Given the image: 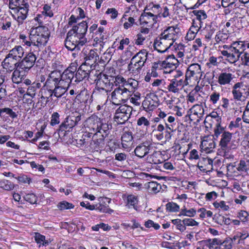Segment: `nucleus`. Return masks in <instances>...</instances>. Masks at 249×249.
<instances>
[{
    "mask_svg": "<svg viewBox=\"0 0 249 249\" xmlns=\"http://www.w3.org/2000/svg\"><path fill=\"white\" fill-rule=\"evenodd\" d=\"M129 97L125 93L122 88H116L111 93V101L114 105L124 103Z\"/></svg>",
    "mask_w": 249,
    "mask_h": 249,
    "instance_id": "nucleus-9",
    "label": "nucleus"
},
{
    "mask_svg": "<svg viewBox=\"0 0 249 249\" xmlns=\"http://www.w3.org/2000/svg\"><path fill=\"white\" fill-rule=\"evenodd\" d=\"M164 130V126L161 124H159L157 128L153 130L155 136L158 140H161L163 139V131Z\"/></svg>",
    "mask_w": 249,
    "mask_h": 249,
    "instance_id": "nucleus-45",
    "label": "nucleus"
},
{
    "mask_svg": "<svg viewBox=\"0 0 249 249\" xmlns=\"http://www.w3.org/2000/svg\"><path fill=\"white\" fill-rule=\"evenodd\" d=\"M183 223L184 224L185 227L187 226H197L199 223L196 221L195 219L190 218H186L182 220Z\"/></svg>",
    "mask_w": 249,
    "mask_h": 249,
    "instance_id": "nucleus-61",
    "label": "nucleus"
},
{
    "mask_svg": "<svg viewBox=\"0 0 249 249\" xmlns=\"http://www.w3.org/2000/svg\"><path fill=\"white\" fill-rule=\"evenodd\" d=\"M53 92L52 89H41V99H46V102L49 101V99L53 96Z\"/></svg>",
    "mask_w": 249,
    "mask_h": 249,
    "instance_id": "nucleus-54",
    "label": "nucleus"
},
{
    "mask_svg": "<svg viewBox=\"0 0 249 249\" xmlns=\"http://www.w3.org/2000/svg\"><path fill=\"white\" fill-rule=\"evenodd\" d=\"M133 137L130 132H125L122 136V144L124 149H127L132 144Z\"/></svg>",
    "mask_w": 249,
    "mask_h": 249,
    "instance_id": "nucleus-35",
    "label": "nucleus"
},
{
    "mask_svg": "<svg viewBox=\"0 0 249 249\" xmlns=\"http://www.w3.org/2000/svg\"><path fill=\"white\" fill-rule=\"evenodd\" d=\"M76 68L74 66L68 67L63 71V89L67 90L74 75Z\"/></svg>",
    "mask_w": 249,
    "mask_h": 249,
    "instance_id": "nucleus-18",
    "label": "nucleus"
},
{
    "mask_svg": "<svg viewBox=\"0 0 249 249\" xmlns=\"http://www.w3.org/2000/svg\"><path fill=\"white\" fill-rule=\"evenodd\" d=\"M166 209L171 212H177L179 210V206L174 202H168L166 205Z\"/></svg>",
    "mask_w": 249,
    "mask_h": 249,
    "instance_id": "nucleus-60",
    "label": "nucleus"
},
{
    "mask_svg": "<svg viewBox=\"0 0 249 249\" xmlns=\"http://www.w3.org/2000/svg\"><path fill=\"white\" fill-rule=\"evenodd\" d=\"M245 44L242 41H235L231 45L230 48L240 52L242 54L245 50Z\"/></svg>",
    "mask_w": 249,
    "mask_h": 249,
    "instance_id": "nucleus-44",
    "label": "nucleus"
},
{
    "mask_svg": "<svg viewBox=\"0 0 249 249\" xmlns=\"http://www.w3.org/2000/svg\"><path fill=\"white\" fill-rule=\"evenodd\" d=\"M232 134L228 131H224L221 135V138L220 141V145L221 148H225L227 147L228 144L231 140Z\"/></svg>",
    "mask_w": 249,
    "mask_h": 249,
    "instance_id": "nucleus-37",
    "label": "nucleus"
},
{
    "mask_svg": "<svg viewBox=\"0 0 249 249\" xmlns=\"http://www.w3.org/2000/svg\"><path fill=\"white\" fill-rule=\"evenodd\" d=\"M29 4L25 3L23 6L12 9L11 12L13 18L18 22V24L23 23L24 20L27 18L29 10Z\"/></svg>",
    "mask_w": 249,
    "mask_h": 249,
    "instance_id": "nucleus-7",
    "label": "nucleus"
},
{
    "mask_svg": "<svg viewBox=\"0 0 249 249\" xmlns=\"http://www.w3.org/2000/svg\"><path fill=\"white\" fill-rule=\"evenodd\" d=\"M87 67L88 66L85 64L82 65L79 67L75 74V77L77 80L82 81L87 77L89 78V69Z\"/></svg>",
    "mask_w": 249,
    "mask_h": 249,
    "instance_id": "nucleus-27",
    "label": "nucleus"
},
{
    "mask_svg": "<svg viewBox=\"0 0 249 249\" xmlns=\"http://www.w3.org/2000/svg\"><path fill=\"white\" fill-rule=\"evenodd\" d=\"M231 94L234 100L242 101L244 98V94L246 89L243 82H237L231 88Z\"/></svg>",
    "mask_w": 249,
    "mask_h": 249,
    "instance_id": "nucleus-14",
    "label": "nucleus"
},
{
    "mask_svg": "<svg viewBox=\"0 0 249 249\" xmlns=\"http://www.w3.org/2000/svg\"><path fill=\"white\" fill-rule=\"evenodd\" d=\"M202 73L200 65L197 63H194L188 67L185 73V77L187 81L193 77L196 80L200 79Z\"/></svg>",
    "mask_w": 249,
    "mask_h": 249,
    "instance_id": "nucleus-13",
    "label": "nucleus"
},
{
    "mask_svg": "<svg viewBox=\"0 0 249 249\" xmlns=\"http://www.w3.org/2000/svg\"><path fill=\"white\" fill-rule=\"evenodd\" d=\"M194 13L196 16V19L195 20L199 22L203 23V21L205 20L207 18V16L205 12L203 10L194 11Z\"/></svg>",
    "mask_w": 249,
    "mask_h": 249,
    "instance_id": "nucleus-48",
    "label": "nucleus"
},
{
    "mask_svg": "<svg viewBox=\"0 0 249 249\" xmlns=\"http://www.w3.org/2000/svg\"><path fill=\"white\" fill-rule=\"evenodd\" d=\"M94 210H96L101 213H107L109 214L112 213L114 212L112 209L109 208L108 206L104 205L103 203H99L95 205Z\"/></svg>",
    "mask_w": 249,
    "mask_h": 249,
    "instance_id": "nucleus-46",
    "label": "nucleus"
},
{
    "mask_svg": "<svg viewBox=\"0 0 249 249\" xmlns=\"http://www.w3.org/2000/svg\"><path fill=\"white\" fill-rule=\"evenodd\" d=\"M179 29L170 26L157 37L154 42V47L158 52L164 53L168 50L178 37Z\"/></svg>",
    "mask_w": 249,
    "mask_h": 249,
    "instance_id": "nucleus-1",
    "label": "nucleus"
},
{
    "mask_svg": "<svg viewBox=\"0 0 249 249\" xmlns=\"http://www.w3.org/2000/svg\"><path fill=\"white\" fill-rule=\"evenodd\" d=\"M100 121V119L97 117H91L87 120L85 126L88 128L89 133L94 134L98 131Z\"/></svg>",
    "mask_w": 249,
    "mask_h": 249,
    "instance_id": "nucleus-19",
    "label": "nucleus"
},
{
    "mask_svg": "<svg viewBox=\"0 0 249 249\" xmlns=\"http://www.w3.org/2000/svg\"><path fill=\"white\" fill-rule=\"evenodd\" d=\"M233 240H236V238L235 237L233 238H227L223 242H222L221 245L223 246L224 249H231L232 247Z\"/></svg>",
    "mask_w": 249,
    "mask_h": 249,
    "instance_id": "nucleus-57",
    "label": "nucleus"
},
{
    "mask_svg": "<svg viewBox=\"0 0 249 249\" xmlns=\"http://www.w3.org/2000/svg\"><path fill=\"white\" fill-rule=\"evenodd\" d=\"M94 81L96 82V88L98 89L104 90L108 85V80L107 76L101 75L99 78H95Z\"/></svg>",
    "mask_w": 249,
    "mask_h": 249,
    "instance_id": "nucleus-32",
    "label": "nucleus"
},
{
    "mask_svg": "<svg viewBox=\"0 0 249 249\" xmlns=\"http://www.w3.org/2000/svg\"><path fill=\"white\" fill-rule=\"evenodd\" d=\"M77 121V117H76L74 112H71L65 119L63 123V127H72L76 124Z\"/></svg>",
    "mask_w": 249,
    "mask_h": 249,
    "instance_id": "nucleus-38",
    "label": "nucleus"
},
{
    "mask_svg": "<svg viewBox=\"0 0 249 249\" xmlns=\"http://www.w3.org/2000/svg\"><path fill=\"white\" fill-rule=\"evenodd\" d=\"M126 81L125 79H124L122 76L117 75L115 77L114 85L116 86V88H122L121 86H123Z\"/></svg>",
    "mask_w": 249,
    "mask_h": 249,
    "instance_id": "nucleus-56",
    "label": "nucleus"
},
{
    "mask_svg": "<svg viewBox=\"0 0 249 249\" xmlns=\"http://www.w3.org/2000/svg\"><path fill=\"white\" fill-rule=\"evenodd\" d=\"M199 31L194 28H190L186 36V39L190 41L193 40Z\"/></svg>",
    "mask_w": 249,
    "mask_h": 249,
    "instance_id": "nucleus-59",
    "label": "nucleus"
},
{
    "mask_svg": "<svg viewBox=\"0 0 249 249\" xmlns=\"http://www.w3.org/2000/svg\"><path fill=\"white\" fill-rule=\"evenodd\" d=\"M158 16L151 12H146L144 10L140 17V24L149 27H152L157 22Z\"/></svg>",
    "mask_w": 249,
    "mask_h": 249,
    "instance_id": "nucleus-10",
    "label": "nucleus"
},
{
    "mask_svg": "<svg viewBox=\"0 0 249 249\" xmlns=\"http://www.w3.org/2000/svg\"><path fill=\"white\" fill-rule=\"evenodd\" d=\"M50 36V32L48 27L44 26H39L31 29L30 40L32 45L36 47L38 50L44 46L48 42Z\"/></svg>",
    "mask_w": 249,
    "mask_h": 249,
    "instance_id": "nucleus-2",
    "label": "nucleus"
},
{
    "mask_svg": "<svg viewBox=\"0 0 249 249\" xmlns=\"http://www.w3.org/2000/svg\"><path fill=\"white\" fill-rule=\"evenodd\" d=\"M89 97V91L84 89L76 96L75 101L81 103H87Z\"/></svg>",
    "mask_w": 249,
    "mask_h": 249,
    "instance_id": "nucleus-40",
    "label": "nucleus"
},
{
    "mask_svg": "<svg viewBox=\"0 0 249 249\" xmlns=\"http://www.w3.org/2000/svg\"><path fill=\"white\" fill-rule=\"evenodd\" d=\"M172 222L176 226V229L179 230L180 232H183L186 230V228L185 227L184 224L183 223V222H182V220L181 219H173L172 220Z\"/></svg>",
    "mask_w": 249,
    "mask_h": 249,
    "instance_id": "nucleus-50",
    "label": "nucleus"
},
{
    "mask_svg": "<svg viewBox=\"0 0 249 249\" xmlns=\"http://www.w3.org/2000/svg\"><path fill=\"white\" fill-rule=\"evenodd\" d=\"M178 60L173 54L168 55L166 59L162 61V66L164 68H176L178 65Z\"/></svg>",
    "mask_w": 249,
    "mask_h": 249,
    "instance_id": "nucleus-29",
    "label": "nucleus"
},
{
    "mask_svg": "<svg viewBox=\"0 0 249 249\" xmlns=\"http://www.w3.org/2000/svg\"><path fill=\"white\" fill-rule=\"evenodd\" d=\"M199 96H200V94L197 90H192L187 96V101L193 103L198 100Z\"/></svg>",
    "mask_w": 249,
    "mask_h": 249,
    "instance_id": "nucleus-51",
    "label": "nucleus"
},
{
    "mask_svg": "<svg viewBox=\"0 0 249 249\" xmlns=\"http://www.w3.org/2000/svg\"><path fill=\"white\" fill-rule=\"evenodd\" d=\"M201 149L206 153H209L213 151L215 147V143L213 140H204L201 142Z\"/></svg>",
    "mask_w": 249,
    "mask_h": 249,
    "instance_id": "nucleus-31",
    "label": "nucleus"
},
{
    "mask_svg": "<svg viewBox=\"0 0 249 249\" xmlns=\"http://www.w3.org/2000/svg\"><path fill=\"white\" fill-rule=\"evenodd\" d=\"M14 70L11 78L12 80L14 83L19 84L22 81L27 72L19 69L18 67Z\"/></svg>",
    "mask_w": 249,
    "mask_h": 249,
    "instance_id": "nucleus-28",
    "label": "nucleus"
},
{
    "mask_svg": "<svg viewBox=\"0 0 249 249\" xmlns=\"http://www.w3.org/2000/svg\"><path fill=\"white\" fill-rule=\"evenodd\" d=\"M221 54L226 57V60L231 64H233L238 61L242 53L240 52L230 48L229 51H221Z\"/></svg>",
    "mask_w": 249,
    "mask_h": 249,
    "instance_id": "nucleus-21",
    "label": "nucleus"
},
{
    "mask_svg": "<svg viewBox=\"0 0 249 249\" xmlns=\"http://www.w3.org/2000/svg\"><path fill=\"white\" fill-rule=\"evenodd\" d=\"M234 78V71L231 69H223L217 77V83L221 86L230 85Z\"/></svg>",
    "mask_w": 249,
    "mask_h": 249,
    "instance_id": "nucleus-6",
    "label": "nucleus"
},
{
    "mask_svg": "<svg viewBox=\"0 0 249 249\" xmlns=\"http://www.w3.org/2000/svg\"><path fill=\"white\" fill-rule=\"evenodd\" d=\"M147 160L150 163L157 164L162 163L163 158L160 151H156L147 158Z\"/></svg>",
    "mask_w": 249,
    "mask_h": 249,
    "instance_id": "nucleus-36",
    "label": "nucleus"
},
{
    "mask_svg": "<svg viewBox=\"0 0 249 249\" xmlns=\"http://www.w3.org/2000/svg\"><path fill=\"white\" fill-rule=\"evenodd\" d=\"M18 62L17 60L7 54L2 62V66L3 69H5L6 71L8 72V74H10L11 71L18 68Z\"/></svg>",
    "mask_w": 249,
    "mask_h": 249,
    "instance_id": "nucleus-22",
    "label": "nucleus"
},
{
    "mask_svg": "<svg viewBox=\"0 0 249 249\" xmlns=\"http://www.w3.org/2000/svg\"><path fill=\"white\" fill-rule=\"evenodd\" d=\"M220 99V93L219 92L214 91L210 95V101L213 104L215 105Z\"/></svg>",
    "mask_w": 249,
    "mask_h": 249,
    "instance_id": "nucleus-55",
    "label": "nucleus"
},
{
    "mask_svg": "<svg viewBox=\"0 0 249 249\" xmlns=\"http://www.w3.org/2000/svg\"><path fill=\"white\" fill-rule=\"evenodd\" d=\"M88 26L85 21L73 27L72 29L69 31L68 35L70 36H72L78 40V43L81 46H83L87 42V38L85 37L87 32Z\"/></svg>",
    "mask_w": 249,
    "mask_h": 249,
    "instance_id": "nucleus-3",
    "label": "nucleus"
},
{
    "mask_svg": "<svg viewBox=\"0 0 249 249\" xmlns=\"http://www.w3.org/2000/svg\"><path fill=\"white\" fill-rule=\"evenodd\" d=\"M198 212L200 213L199 217L202 219L205 218L206 216L208 217H211L213 215V212L212 211H207L204 208H201L198 209Z\"/></svg>",
    "mask_w": 249,
    "mask_h": 249,
    "instance_id": "nucleus-63",
    "label": "nucleus"
},
{
    "mask_svg": "<svg viewBox=\"0 0 249 249\" xmlns=\"http://www.w3.org/2000/svg\"><path fill=\"white\" fill-rule=\"evenodd\" d=\"M24 0H9V7L12 9L16 7L23 6Z\"/></svg>",
    "mask_w": 249,
    "mask_h": 249,
    "instance_id": "nucleus-58",
    "label": "nucleus"
},
{
    "mask_svg": "<svg viewBox=\"0 0 249 249\" xmlns=\"http://www.w3.org/2000/svg\"><path fill=\"white\" fill-rule=\"evenodd\" d=\"M61 67V65L58 66V70L53 71L49 74V78L47 79L45 83V86L51 83L52 81L54 82V84L60 85L61 81L62 80V73L61 72V71L59 70V68Z\"/></svg>",
    "mask_w": 249,
    "mask_h": 249,
    "instance_id": "nucleus-23",
    "label": "nucleus"
},
{
    "mask_svg": "<svg viewBox=\"0 0 249 249\" xmlns=\"http://www.w3.org/2000/svg\"><path fill=\"white\" fill-rule=\"evenodd\" d=\"M138 85V82L137 80L132 78H129L124 82L123 86H121V87L129 97L135 91Z\"/></svg>",
    "mask_w": 249,
    "mask_h": 249,
    "instance_id": "nucleus-20",
    "label": "nucleus"
},
{
    "mask_svg": "<svg viewBox=\"0 0 249 249\" xmlns=\"http://www.w3.org/2000/svg\"><path fill=\"white\" fill-rule=\"evenodd\" d=\"M189 118L191 121L199 122L203 117L204 109L201 105H194L190 109Z\"/></svg>",
    "mask_w": 249,
    "mask_h": 249,
    "instance_id": "nucleus-15",
    "label": "nucleus"
},
{
    "mask_svg": "<svg viewBox=\"0 0 249 249\" xmlns=\"http://www.w3.org/2000/svg\"><path fill=\"white\" fill-rule=\"evenodd\" d=\"M96 67H92V68H90L89 71V78H90L91 80H93L95 78H99V76L101 75H105L102 73L101 72L99 71H97L95 70Z\"/></svg>",
    "mask_w": 249,
    "mask_h": 249,
    "instance_id": "nucleus-52",
    "label": "nucleus"
},
{
    "mask_svg": "<svg viewBox=\"0 0 249 249\" xmlns=\"http://www.w3.org/2000/svg\"><path fill=\"white\" fill-rule=\"evenodd\" d=\"M159 98L154 93L147 94L142 103L143 109L146 111H152L159 105Z\"/></svg>",
    "mask_w": 249,
    "mask_h": 249,
    "instance_id": "nucleus-8",
    "label": "nucleus"
},
{
    "mask_svg": "<svg viewBox=\"0 0 249 249\" xmlns=\"http://www.w3.org/2000/svg\"><path fill=\"white\" fill-rule=\"evenodd\" d=\"M100 228L102 229L105 231H108L111 229V227L108 226L107 224L101 223L93 226L91 228L92 230L94 231H98Z\"/></svg>",
    "mask_w": 249,
    "mask_h": 249,
    "instance_id": "nucleus-62",
    "label": "nucleus"
},
{
    "mask_svg": "<svg viewBox=\"0 0 249 249\" xmlns=\"http://www.w3.org/2000/svg\"><path fill=\"white\" fill-rule=\"evenodd\" d=\"M151 141L146 140L140 143L135 149L134 152L136 156L142 158L147 155L152 148Z\"/></svg>",
    "mask_w": 249,
    "mask_h": 249,
    "instance_id": "nucleus-17",
    "label": "nucleus"
},
{
    "mask_svg": "<svg viewBox=\"0 0 249 249\" xmlns=\"http://www.w3.org/2000/svg\"><path fill=\"white\" fill-rule=\"evenodd\" d=\"M145 11H149L155 15H157L159 17H160L162 9L160 4H154L152 3L149 4L144 9Z\"/></svg>",
    "mask_w": 249,
    "mask_h": 249,
    "instance_id": "nucleus-41",
    "label": "nucleus"
},
{
    "mask_svg": "<svg viewBox=\"0 0 249 249\" xmlns=\"http://www.w3.org/2000/svg\"><path fill=\"white\" fill-rule=\"evenodd\" d=\"M131 106L124 105L121 106L116 110L114 117V120L117 124H123L130 117L132 111Z\"/></svg>",
    "mask_w": 249,
    "mask_h": 249,
    "instance_id": "nucleus-5",
    "label": "nucleus"
},
{
    "mask_svg": "<svg viewBox=\"0 0 249 249\" xmlns=\"http://www.w3.org/2000/svg\"><path fill=\"white\" fill-rule=\"evenodd\" d=\"M229 36V33L224 32L223 30L219 31L216 33V35L215 36L214 40L215 43H214V45L216 44L225 43Z\"/></svg>",
    "mask_w": 249,
    "mask_h": 249,
    "instance_id": "nucleus-39",
    "label": "nucleus"
},
{
    "mask_svg": "<svg viewBox=\"0 0 249 249\" xmlns=\"http://www.w3.org/2000/svg\"><path fill=\"white\" fill-rule=\"evenodd\" d=\"M97 53L94 50L89 51L88 54L85 57V65L89 66L90 68L96 66L97 57H98Z\"/></svg>",
    "mask_w": 249,
    "mask_h": 249,
    "instance_id": "nucleus-24",
    "label": "nucleus"
},
{
    "mask_svg": "<svg viewBox=\"0 0 249 249\" xmlns=\"http://www.w3.org/2000/svg\"><path fill=\"white\" fill-rule=\"evenodd\" d=\"M236 166H237L236 169L238 172L246 173L249 170V160H241L237 164L235 162L227 163V170L231 173L235 172V167Z\"/></svg>",
    "mask_w": 249,
    "mask_h": 249,
    "instance_id": "nucleus-12",
    "label": "nucleus"
},
{
    "mask_svg": "<svg viewBox=\"0 0 249 249\" xmlns=\"http://www.w3.org/2000/svg\"><path fill=\"white\" fill-rule=\"evenodd\" d=\"M24 53V49L21 46H16L10 51L8 54L15 59L18 60L23 56Z\"/></svg>",
    "mask_w": 249,
    "mask_h": 249,
    "instance_id": "nucleus-30",
    "label": "nucleus"
},
{
    "mask_svg": "<svg viewBox=\"0 0 249 249\" xmlns=\"http://www.w3.org/2000/svg\"><path fill=\"white\" fill-rule=\"evenodd\" d=\"M213 205L216 209H220L223 211H227L229 209V206L227 205L224 201H215L213 203Z\"/></svg>",
    "mask_w": 249,
    "mask_h": 249,
    "instance_id": "nucleus-53",
    "label": "nucleus"
},
{
    "mask_svg": "<svg viewBox=\"0 0 249 249\" xmlns=\"http://www.w3.org/2000/svg\"><path fill=\"white\" fill-rule=\"evenodd\" d=\"M148 52L146 50H142L137 53L132 57V59L135 60L138 63L144 66L147 59Z\"/></svg>",
    "mask_w": 249,
    "mask_h": 249,
    "instance_id": "nucleus-34",
    "label": "nucleus"
},
{
    "mask_svg": "<svg viewBox=\"0 0 249 249\" xmlns=\"http://www.w3.org/2000/svg\"><path fill=\"white\" fill-rule=\"evenodd\" d=\"M139 202L138 197L134 195H129L126 198L125 206L128 208H133L136 211L139 210V207L138 206Z\"/></svg>",
    "mask_w": 249,
    "mask_h": 249,
    "instance_id": "nucleus-26",
    "label": "nucleus"
},
{
    "mask_svg": "<svg viewBox=\"0 0 249 249\" xmlns=\"http://www.w3.org/2000/svg\"><path fill=\"white\" fill-rule=\"evenodd\" d=\"M188 84V82L187 81L171 79L169 80V83L167 86V89L169 92L178 93L184 86H187Z\"/></svg>",
    "mask_w": 249,
    "mask_h": 249,
    "instance_id": "nucleus-16",
    "label": "nucleus"
},
{
    "mask_svg": "<svg viewBox=\"0 0 249 249\" xmlns=\"http://www.w3.org/2000/svg\"><path fill=\"white\" fill-rule=\"evenodd\" d=\"M143 66V65L141 64V63H138L135 60L131 58L130 63L128 66V70L130 73L135 75H137L140 73Z\"/></svg>",
    "mask_w": 249,
    "mask_h": 249,
    "instance_id": "nucleus-25",
    "label": "nucleus"
},
{
    "mask_svg": "<svg viewBox=\"0 0 249 249\" xmlns=\"http://www.w3.org/2000/svg\"><path fill=\"white\" fill-rule=\"evenodd\" d=\"M14 187L15 185L11 181L5 179H0V188L10 191L13 190Z\"/></svg>",
    "mask_w": 249,
    "mask_h": 249,
    "instance_id": "nucleus-43",
    "label": "nucleus"
},
{
    "mask_svg": "<svg viewBox=\"0 0 249 249\" xmlns=\"http://www.w3.org/2000/svg\"><path fill=\"white\" fill-rule=\"evenodd\" d=\"M209 249H216L218 246L221 245L222 241L218 238L208 239L207 240Z\"/></svg>",
    "mask_w": 249,
    "mask_h": 249,
    "instance_id": "nucleus-47",
    "label": "nucleus"
},
{
    "mask_svg": "<svg viewBox=\"0 0 249 249\" xmlns=\"http://www.w3.org/2000/svg\"><path fill=\"white\" fill-rule=\"evenodd\" d=\"M215 31V30L214 28L212 25H209L206 26L205 27L206 32L205 34V38L208 41L212 39Z\"/></svg>",
    "mask_w": 249,
    "mask_h": 249,
    "instance_id": "nucleus-49",
    "label": "nucleus"
},
{
    "mask_svg": "<svg viewBox=\"0 0 249 249\" xmlns=\"http://www.w3.org/2000/svg\"><path fill=\"white\" fill-rule=\"evenodd\" d=\"M36 58V55L33 53H28L22 60L18 62L17 66L27 72L34 65Z\"/></svg>",
    "mask_w": 249,
    "mask_h": 249,
    "instance_id": "nucleus-11",
    "label": "nucleus"
},
{
    "mask_svg": "<svg viewBox=\"0 0 249 249\" xmlns=\"http://www.w3.org/2000/svg\"><path fill=\"white\" fill-rule=\"evenodd\" d=\"M55 88L53 90V94L57 98H60L62 96V86L60 85L54 84Z\"/></svg>",
    "mask_w": 249,
    "mask_h": 249,
    "instance_id": "nucleus-64",
    "label": "nucleus"
},
{
    "mask_svg": "<svg viewBox=\"0 0 249 249\" xmlns=\"http://www.w3.org/2000/svg\"><path fill=\"white\" fill-rule=\"evenodd\" d=\"M145 185L149 191L155 194L159 192L161 189V184L158 183L157 182H148Z\"/></svg>",
    "mask_w": 249,
    "mask_h": 249,
    "instance_id": "nucleus-42",
    "label": "nucleus"
},
{
    "mask_svg": "<svg viewBox=\"0 0 249 249\" xmlns=\"http://www.w3.org/2000/svg\"><path fill=\"white\" fill-rule=\"evenodd\" d=\"M109 125L107 124L100 120L99 129L93 136V142L96 146L104 144V139L109 134Z\"/></svg>",
    "mask_w": 249,
    "mask_h": 249,
    "instance_id": "nucleus-4",
    "label": "nucleus"
},
{
    "mask_svg": "<svg viewBox=\"0 0 249 249\" xmlns=\"http://www.w3.org/2000/svg\"><path fill=\"white\" fill-rule=\"evenodd\" d=\"M77 45H80L78 43V40L72 36H70L68 34L67 38L65 41V46L66 48L68 50L73 51L75 49Z\"/></svg>",
    "mask_w": 249,
    "mask_h": 249,
    "instance_id": "nucleus-33",
    "label": "nucleus"
}]
</instances>
